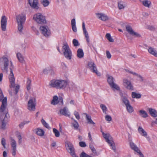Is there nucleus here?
Instances as JSON below:
<instances>
[{"label":"nucleus","mask_w":157,"mask_h":157,"mask_svg":"<svg viewBox=\"0 0 157 157\" xmlns=\"http://www.w3.org/2000/svg\"><path fill=\"white\" fill-rule=\"evenodd\" d=\"M29 3L32 8L36 10L39 9L38 0H29Z\"/></svg>","instance_id":"obj_18"},{"label":"nucleus","mask_w":157,"mask_h":157,"mask_svg":"<svg viewBox=\"0 0 157 157\" xmlns=\"http://www.w3.org/2000/svg\"><path fill=\"white\" fill-rule=\"evenodd\" d=\"M17 24L18 29L19 31L21 32L23 28V24Z\"/></svg>","instance_id":"obj_50"},{"label":"nucleus","mask_w":157,"mask_h":157,"mask_svg":"<svg viewBox=\"0 0 157 157\" xmlns=\"http://www.w3.org/2000/svg\"><path fill=\"white\" fill-rule=\"evenodd\" d=\"M41 33L46 37L48 36L50 34V31L47 26H41L40 27Z\"/></svg>","instance_id":"obj_11"},{"label":"nucleus","mask_w":157,"mask_h":157,"mask_svg":"<svg viewBox=\"0 0 157 157\" xmlns=\"http://www.w3.org/2000/svg\"><path fill=\"white\" fill-rule=\"evenodd\" d=\"M74 115L77 119L79 120L80 119V116L78 112L76 111H75L74 112Z\"/></svg>","instance_id":"obj_55"},{"label":"nucleus","mask_w":157,"mask_h":157,"mask_svg":"<svg viewBox=\"0 0 157 157\" xmlns=\"http://www.w3.org/2000/svg\"><path fill=\"white\" fill-rule=\"evenodd\" d=\"M71 26L76 25H75V19H72L71 21Z\"/></svg>","instance_id":"obj_61"},{"label":"nucleus","mask_w":157,"mask_h":157,"mask_svg":"<svg viewBox=\"0 0 157 157\" xmlns=\"http://www.w3.org/2000/svg\"><path fill=\"white\" fill-rule=\"evenodd\" d=\"M40 2L41 4L45 7L48 6L50 4V2L48 0H41Z\"/></svg>","instance_id":"obj_32"},{"label":"nucleus","mask_w":157,"mask_h":157,"mask_svg":"<svg viewBox=\"0 0 157 157\" xmlns=\"http://www.w3.org/2000/svg\"><path fill=\"white\" fill-rule=\"evenodd\" d=\"M36 101L35 98L30 99L28 103V109L30 111H34L36 109Z\"/></svg>","instance_id":"obj_10"},{"label":"nucleus","mask_w":157,"mask_h":157,"mask_svg":"<svg viewBox=\"0 0 157 157\" xmlns=\"http://www.w3.org/2000/svg\"><path fill=\"white\" fill-rule=\"evenodd\" d=\"M74 122L72 123L73 126L75 129H77L78 128L79 124L78 122L75 120L74 119Z\"/></svg>","instance_id":"obj_39"},{"label":"nucleus","mask_w":157,"mask_h":157,"mask_svg":"<svg viewBox=\"0 0 157 157\" xmlns=\"http://www.w3.org/2000/svg\"><path fill=\"white\" fill-rule=\"evenodd\" d=\"M62 51L65 57L67 59H71L72 56L71 51L67 44H64L62 47Z\"/></svg>","instance_id":"obj_3"},{"label":"nucleus","mask_w":157,"mask_h":157,"mask_svg":"<svg viewBox=\"0 0 157 157\" xmlns=\"http://www.w3.org/2000/svg\"><path fill=\"white\" fill-rule=\"evenodd\" d=\"M58 103L60 105H63V99L62 97H60L58 98L57 96H54L51 101V104L52 105H56Z\"/></svg>","instance_id":"obj_14"},{"label":"nucleus","mask_w":157,"mask_h":157,"mask_svg":"<svg viewBox=\"0 0 157 157\" xmlns=\"http://www.w3.org/2000/svg\"><path fill=\"white\" fill-rule=\"evenodd\" d=\"M102 134L104 138L105 139L106 141L108 143L110 142V141L113 140L111 139V136L109 134H105L103 132H102Z\"/></svg>","instance_id":"obj_25"},{"label":"nucleus","mask_w":157,"mask_h":157,"mask_svg":"<svg viewBox=\"0 0 157 157\" xmlns=\"http://www.w3.org/2000/svg\"><path fill=\"white\" fill-rule=\"evenodd\" d=\"M1 144L3 146L4 148H6V140L4 138H2Z\"/></svg>","instance_id":"obj_52"},{"label":"nucleus","mask_w":157,"mask_h":157,"mask_svg":"<svg viewBox=\"0 0 157 157\" xmlns=\"http://www.w3.org/2000/svg\"><path fill=\"white\" fill-rule=\"evenodd\" d=\"M131 35L135 37H141V35L140 34L134 31L133 32Z\"/></svg>","instance_id":"obj_49"},{"label":"nucleus","mask_w":157,"mask_h":157,"mask_svg":"<svg viewBox=\"0 0 157 157\" xmlns=\"http://www.w3.org/2000/svg\"><path fill=\"white\" fill-rule=\"evenodd\" d=\"M67 85V82L63 80H59L58 81L57 89H62L65 88Z\"/></svg>","instance_id":"obj_20"},{"label":"nucleus","mask_w":157,"mask_h":157,"mask_svg":"<svg viewBox=\"0 0 157 157\" xmlns=\"http://www.w3.org/2000/svg\"><path fill=\"white\" fill-rule=\"evenodd\" d=\"M86 120L88 121V123L90 124H94L95 123L91 119V117L86 114Z\"/></svg>","instance_id":"obj_36"},{"label":"nucleus","mask_w":157,"mask_h":157,"mask_svg":"<svg viewBox=\"0 0 157 157\" xmlns=\"http://www.w3.org/2000/svg\"><path fill=\"white\" fill-rule=\"evenodd\" d=\"M41 122L42 124L46 128L48 129H50V128L48 124L42 118L41 119Z\"/></svg>","instance_id":"obj_38"},{"label":"nucleus","mask_w":157,"mask_h":157,"mask_svg":"<svg viewBox=\"0 0 157 157\" xmlns=\"http://www.w3.org/2000/svg\"><path fill=\"white\" fill-rule=\"evenodd\" d=\"M56 146V143L55 141H52V143L51 145V146L53 147H55Z\"/></svg>","instance_id":"obj_63"},{"label":"nucleus","mask_w":157,"mask_h":157,"mask_svg":"<svg viewBox=\"0 0 157 157\" xmlns=\"http://www.w3.org/2000/svg\"><path fill=\"white\" fill-rule=\"evenodd\" d=\"M7 23V18L5 16H3L1 18V27L2 31H5L6 30Z\"/></svg>","instance_id":"obj_16"},{"label":"nucleus","mask_w":157,"mask_h":157,"mask_svg":"<svg viewBox=\"0 0 157 157\" xmlns=\"http://www.w3.org/2000/svg\"><path fill=\"white\" fill-rule=\"evenodd\" d=\"M11 146V153L12 155L15 156L16 154L17 143L16 141L12 137L10 138Z\"/></svg>","instance_id":"obj_9"},{"label":"nucleus","mask_w":157,"mask_h":157,"mask_svg":"<svg viewBox=\"0 0 157 157\" xmlns=\"http://www.w3.org/2000/svg\"><path fill=\"white\" fill-rule=\"evenodd\" d=\"M87 68L92 72L95 73L98 76L100 75V73L98 72L96 66L93 61H90L88 63Z\"/></svg>","instance_id":"obj_6"},{"label":"nucleus","mask_w":157,"mask_h":157,"mask_svg":"<svg viewBox=\"0 0 157 157\" xmlns=\"http://www.w3.org/2000/svg\"><path fill=\"white\" fill-rule=\"evenodd\" d=\"M114 78L112 76H108L107 81L110 86L113 89H114L118 90H119L120 87L114 82Z\"/></svg>","instance_id":"obj_7"},{"label":"nucleus","mask_w":157,"mask_h":157,"mask_svg":"<svg viewBox=\"0 0 157 157\" xmlns=\"http://www.w3.org/2000/svg\"><path fill=\"white\" fill-rule=\"evenodd\" d=\"M72 29L73 31L75 32H76L77 31V28L76 25H74L72 26Z\"/></svg>","instance_id":"obj_64"},{"label":"nucleus","mask_w":157,"mask_h":157,"mask_svg":"<svg viewBox=\"0 0 157 157\" xmlns=\"http://www.w3.org/2000/svg\"><path fill=\"white\" fill-rule=\"evenodd\" d=\"M29 122V121H24L20 123L19 125V126L20 128H22L25 124H28Z\"/></svg>","instance_id":"obj_47"},{"label":"nucleus","mask_w":157,"mask_h":157,"mask_svg":"<svg viewBox=\"0 0 157 157\" xmlns=\"http://www.w3.org/2000/svg\"><path fill=\"white\" fill-rule=\"evenodd\" d=\"M148 51L150 54L157 57V51L154 48L150 47L149 48Z\"/></svg>","instance_id":"obj_24"},{"label":"nucleus","mask_w":157,"mask_h":157,"mask_svg":"<svg viewBox=\"0 0 157 157\" xmlns=\"http://www.w3.org/2000/svg\"><path fill=\"white\" fill-rule=\"evenodd\" d=\"M82 27L83 31V33L84 34L85 37L86 39V41L87 42V44H89L90 42L88 32L85 28V23L84 22H83L82 23Z\"/></svg>","instance_id":"obj_21"},{"label":"nucleus","mask_w":157,"mask_h":157,"mask_svg":"<svg viewBox=\"0 0 157 157\" xmlns=\"http://www.w3.org/2000/svg\"><path fill=\"white\" fill-rule=\"evenodd\" d=\"M140 115L142 117L146 118L147 117V114L146 112L144 110H140L139 111Z\"/></svg>","instance_id":"obj_35"},{"label":"nucleus","mask_w":157,"mask_h":157,"mask_svg":"<svg viewBox=\"0 0 157 157\" xmlns=\"http://www.w3.org/2000/svg\"><path fill=\"white\" fill-rule=\"evenodd\" d=\"M138 131L139 132L141 136L145 137L147 136V134L146 132L141 127H139Z\"/></svg>","instance_id":"obj_27"},{"label":"nucleus","mask_w":157,"mask_h":157,"mask_svg":"<svg viewBox=\"0 0 157 157\" xmlns=\"http://www.w3.org/2000/svg\"><path fill=\"white\" fill-rule=\"evenodd\" d=\"M149 111L151 116L153 117L157 116V112L155 109L150 108L149 109Z\"/></svg>","instance_id":"obj_31"},{"label":"nucleus","mask_w":157,"mask_h":157,"mask_svg":"<svg viewBox=\"0 0 157 157\" xmlns=\"http://www.w3.org/2000/svg\"><path fill=\"white\" fill-rule=\"evenodd\" d=\"M25 19V16L22 14L18 15L16 17V20L17 24H24Z\"/></svg>","instance_id":"obj_15"},{"label":"nucleus","mask_w":157,"mask_h":157,"mask_svg":"<svg viewBox=\"0 0 157 157\" xmlns=\"http://www.w3.org/2000/svg\"><path fill=\"white\" fill-rule=\"evenodd\" d=\"M73 43L75 46H77L79 45L78 41L75 39L73 40Z\"/></svg>","instance_id":"obj_53"},{"label":"nucleus","mask_w":157,"mask_h":157,"mask_svg":"<svg viewBox=\"0 0 157 157\" xmlns=\"http://www.w3.org/2000/svg\"><path fill=\"white\" fill-rule=\"evenodd\" d=\"M118 7L120 10L124 8V3L122 1L119 2H118Z\"/></svg>","instance_id":"obj_46"},{"label":"nucleus","mask_w":157,"mask_h":157,"mask_svg":"<svg viewBox=\"0 0 157 157\" xmlns=\"http://www.w3.org/2000/svg\"><path fill=\"white\" fill-rule=\"evenodd\" d=\"M105 120L109 121H110L112 120V117L109 115H106L105 117Z\"/></svg>","instance_id":"obj_57"},{"label":"nucleus","mask_w":157,"mask_h":157,"mask_svg":"<svg viewBox=\"0 0 157 157\" xmlns=\"http://www.w3.org/2000/svg\"><path fill=\"white\" fill-rule=\"evenodd\" d=\"M126 106L128 112L131 113L133 112V107L130 105V104L126 105Z\"/></svg>","instance_id":"obj_40"},{"label":"nucleus","mask_w":157,"mask_h":157,"mask_svg":"<svg viewBox=\"0 0 157 157\" xmlns=\"http://www.w3.org/2000/svg\"><path fill=\"white\" fill-rule=\"evenodd\" d=\"M53 132L54 133L56 137H59L60 136V133L59 131L56 128H54L53 129Z\"/></svg>","instance_id":"obj_48"},{"label":"nucleus","mask_w":157,"mask_h":157,"mask_svg":"<svg viewBox=\"0 0 157 157\" xmlns=\"http://www.w3.org/2000/svg\"><path fill=\"white\" fill-rule=\"evenodd\" d=\"M10 63L11 64V66L10 68V73L9 76V78L10 82V87H15V78L14 76L12 70L13 68V66L12 63L11 61H10Z\"/></svg>","instance_id":"obj_4"},{"label":"nucleus","mask_w":157,"mask_h":157,"mask_svg":"<svg viewBox=\"0 0 157 157\" xmlns=\"http://www.w3.org/2000/svg\"><path fill=\"white\" fill-rule=\"evenodd\" d=\"M2 116H4V117L3 119H2L1 121L2 122L1 128L3 129H5L6 128V125L8 122V120L10 117L7 113H6L5 115L3 113Z\"/></svg>","instance_id":"obj_13"},{"label":"nucleus","mask_w":157,"mask_h":157,"mask_svg":"<svg viewBox=\"0 0 157 157\" xmlns=\"http://www.w3.org/2000/svg\"><path fill=\"white\" fill-rule=\"evenodd\" d=\"M98 18L100 20L105 21L109 20V17L107 15L102 13H96Z\"/></svg>","instance_id":"obj_19"},{"label":"nucleus","mask_w":157,"mask_h":157,"mask_svg":"<svg viewBox=\"0 0 157 157\" xmlns=\"http://www.w3.org/2000/svg\"><path fill=\"white\" fill-rule=\"evenodd\" d=\"M110 145V146L112 147V150H113L114 152H116V147L115 144L113 140L110 141V142L108 143Z\"/></svg>","instance_id":"obj_43"},{"label":"nucleus","mask_w":157,"mask_h":157,"mask_svg":"<svg viewBox=\"0 0 157 157\" xmlns=\"http://www.w3.org/2000/svg\"><path fill=\"white\" fill-rule=\"evenodd\" d=\"M17 137L18 139V143L19 144H21L22 142V138L20 134L19 133L18 134H17Z\"/></svg>","instance_id":"obj_54"},{"label":"nucleus","mask_w":157,"mask_h":157,"mask_svg":"<svg viewBox=\"0 0 157 157\" xmlns=\"http://www.w3.org/2000/svg\"><path fill=\"white\" fill-rule=\"evenodd\" d=\"M77 56L80 59L82 58L84 56V53L82 50L81 48H79L77 51Z\"/></svg>","instance_id":"obj_29"},{"label":"nucleus","mask_w":157,"mask_h":157,"mask_svg":"<svg viewBox=\"0 0 157 157\" xmlns=\"http://www.w3.org/2000/svg\"><path fill=\"white\" fill-rule=\"evenodd\" d=\"M0 101L2 102L0 111L3 112L7 105V98L6 97H4L3 94H0Z\"/></svg>","instance_id":"obj_8"},{"label":"nucleus","mask_w":157,"mask_h":157,"mask_svg":"<svg viewBox=\"0 0 157 157\" xmlns=\"http://www.w3.org/2000/svg\"><path fill=\"white\" fill-rule=\"evenodd\" d=\"M123 85L126 88L131 90H133V86L130 80L127 78H124L123 79Z\"/></svg>","instance_id":"obj_12"},{"label":"nucleus","mask_w":157,"mask_h":157,"mask_svg":"<svg viewBox=\"0 0 157 157\" xmlns=\"http://www.w3.org/2000/svg\"><path fill=\"white\" fill-rule=\"evenodd\" d=\"M126 30L131 35L134 31L131 26L129 25H127L126 26Z\"/></svg>","instance_id":"obj_34"},{"label":"nucleus","mask_w":157,"mask_h":157,"mask_svg":"<svg viewBox=\"0 0 157 157\" xmlns=\"http://www.w3.org/2000/svg\"><path fill=\"white\" fill-rule=\"evenodd\" d=\"M147 28L150 30L151 31H154L155 30V28L153 26H148L147 27Z\"/></svg>","instance_id":"obj_59"},{"label":"nucleus","mask_w":157,"mask_h":157,"mask_svg":"<svg viewBox=\"0 0 157 157\" xmlns=\"http://www.w3.org/2000/svg\"><path fill=\"white\" fill-rule=\"evenodd\" d=\"M65 146L67 150L73 157H78L75 155V149L72 143L69 141H67L65 142Z\"/></svg>","instance_id":"obj_5"},{"label":"nucleus","mask_w":157,"mask_h":157,"mask_svg":"<svg viewBox=\"0 0 157 157\" xmlns=\"http://www.w3.org/2000/svg\"><path fill=\"white\" fill-rule=\"evenodd\" d=\"M50 70H51V71H52V69L51 68V67H50V69L49 67H48L44 69L43 71V72L44 74H48Z\"/></svg>","instance_id":"obj_51"},{"label":"nucleus","mask_w":157,"mask_h":157,"mask_svg":"<svg viewBox=\"0 0 157 157\" xmlns=\"http://www.w3.org/2000/svg\"><path fill=\"white\" fill-rule=\"evenodd\" d=\"M58 80L53 79L51 80L49 83V85L52 87L57 89Z\"/></svg>","instance_id":"obj_23"},{"label":"nucleus","mask_w":157,"mask_h":157,"mask_svg":"<svg viewBox=\"0 0 157 157\" xmlns=\"http://www.w3.org/2000/svg\"><path fill=\"white\" fill-rule=\"evenodd\" d=\"M132 98H141V95L139 94L136 93L135 92H132Z\"/></svg>","instance_id":"obj_41"},{"label":"nucleus","mask_w":157,"mask_h":157,"mask_svg":"<svg viewBox=\"0 0 157 157\" xmlns=\"http://www.w3.org/2000/svg\"><path fill=\"white\" fill-rule=\"evenodd\" d=\"M33 19L39 24H44L46 23L45 17L40 13H38L34 14Z\"/></svg>","instance_id":"obj_2"},{"label":"nucleus","mask_w":157,"mask_h":157,"mask_svg":"<svg viewBox=\"0 0 157 157\" xmlns=\"http://www.w3.org/2000/svg\"><path fill=\"white\" fill-rule=\"evenodd\" d=\"M17 56L19 60V61L21 63H23L24 62V58L21 55L20 53H18L17 54Z\"/></svg>","instance_id":"obj_37"},{"label":"nucleus","mask_w":157,"mask_h":157,"mask_svg":"<svg viewBox=\"0 0 157 157\" xmlns=\"http://www.w3.org/2000/svg\"><path fill=\"white\" fill-rule=\"evenodd\" d=\"M105 36L109 42H113L114 40L112 38L110 34L108 33H107L106 34Z\"/></svg>","instance_id":"obj_44"},{"label":"nucleus","mask_w":157,"mask_h":157,"mask_svg":"<svg viewBox=\"0 0 157 157\" xmlns=\"http://www.w3.org/2000/svg\"><path fill=\"white\" fill-rule=\"evenodd\" d=\"M120 95L121 97V99L123 102L124 104L126 106L130 104L129 100L126 97L123 96L122 93H121L120 94Z\"/></svg>","instance_id":"obj_26"},{"label":"nucleus","mask_w":157,"mask_h":157,"mask_svg":"<svg viewBox=\"0 0 157 157\" xmlns=\"http://www.w3.org/2000/svg\"><path fill=\"white\" fill-rule=\"evenodd\" d=\"M89 147L94 155H98V154L97 152L96 149L92 144H90Z\"/></svg>","instance_id":"obj_33"},{"label":"nucleus","mask_w":157,"mask_h":157,"mask_svg":"<svg viewBox=\"0 0 157 157\" xmlns=\"http://www.w3.org/2000/svg\"><path fill=\"white\" fill-rule=\"evenodd\" d=\"M136 152L139 154L140 157H144L143 154L141 153L140 150L139 151H138Z\"/></svg>","instance_id":"obj_62"},{"label":"nucleus","mask_w":157,"mask_h":157,"mask_svg":"<svg viewBox=\"0 0 157 157\" xmlns=\"http://www.w3.org/2000/svg\"><path fill=\"white\" fill-rule=\"evenodd\" d=\"M35 133L37 135L42 136L44 135V132L43 129L40 128H37L35 130Z\"/></svg>","instance_id":"obj_22"},{"label":"nucleus","mask_w":157,"mask_h":157,"mask_svg":"<svg viewBox=\"0 0 157 157\" xmlns=\"http://www.w3.org/2000/svg\"><path fill=\"white\" fill-rule=\"evenodd\" d=\"M58 114L59 115H63L66 117H69L70 115V113L68 111V109L66 107L60 109Z\"/></svg>","instance_id":"obj_17"},{"label":"nucleus","mask_w":157,"mask_h":157,"mask_svg":"<svg viewBox=\"0 0 157 157\" xmlns=\"http://www.w3.org/2000/svg\"><path fill=\"white\" fill-rule=\"evenodd\" d=\"M106 56L107 58L109 59L111 57V55L109 52V51H106Z\"/></svg>","instance_id":"obj_58"},{"label":"nucleus","mask_w":157,"mask_h":157,"mask_svg":"<svg viewBox=\"0 0 157 157\" xmlns=\"http://www.w3.org/2000/svg\"><path fill=\"white\" fill-rule=\"evenodd\" d=\"M100 107L102 109L103 112L105 114H106V111L107 110V108L103 104H101L100 105Z\"/></svg>","instance_id":"obj_45"},{"label":"nucleus","mask_w":157,"mask_h":157,"mask_svg":"<svg viewBox=\"0 0 157 157\" xmlns=\"http://www.w3.org/2000/svg\"><path fill=\"white\" fill-rule=\"evenodd\" d=\"M142 3L145 7L148 8H150L151 5V2L150 0H144L142 1Z\"/></svg>","instance_id":"obj_28"},{"label":"nucleus","mask_w":157,"mask_h":157,"mask_svg":"<svg viewBox=\"0 0 157 157\" xmlns=\"http://www.w3.org/2000/svg\"><path fill=\"white\" fill-rule=\"evenodd\" d=\"M31 80L29 78H27V89L28 90H29L31 89Z\"/></svg>","instance_id":"obj_42"},{"label":"nucleus","mask_w":157,"mask_h":157,"mask_svg":"<svg viewBox=\"0 0 157 157\" xmlns=\"http://www.w3.org/2000/svg\"><path fill=\"white\" fill-rule=\"evenodd\" d=\"M19 89V85H17L16 86L15 88V93L14 94H17L18 92V90Z\"/></svg>","instance_id":"obj_60"},{"label":"nucleus","mask_w":157,"mask_h":157,"mask_svg":"<svg viewBox=\"0 0 157 157\" xmlns=\"http://www.w3.org/2000/svg\"><path fill=\"white\" fill-rule=\"evenodd\" d=\"M130 145L131 148L135 152H137L139 151V149L138 147L133 142H130Z\"/></svg>","instance_id":"obj_30"},{"label":"nucleus","mask_w":157,"mask_h":157,"mask_svg":"<svg viewBox=\"0 0 157 157\" xmlns=\"http://www.w3.org/2000/svg\"><path fill=\"white\" fill-rule=\"evenodd\" d=\"M79 144L80 146L82 147H85L86 146V144L84 142H80Z\"/></svg>","instance_id":"obj_56"},{"label":"nucleus","mask_w":157,"mask_h":157,"mask_svg":"<svg viewBox=\"0 0 157 157\" xmlns=\"http://www.w3.org/2000/svg\"><path fill=\"white\" fill-rule=\"evenodd\" d=\"M9 65V60L7 58L3 56L0 59L1 68L3 72L6 73L8 72V67Z\"/></svg>","instance_id":"obj_1"}]
</instances>
